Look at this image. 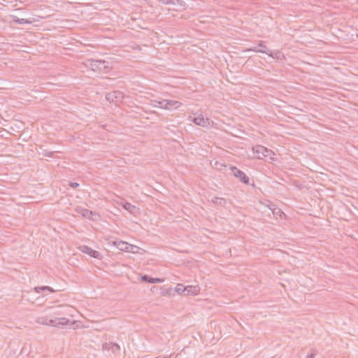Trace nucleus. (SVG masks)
Segmentation results:
<instances>
[{
    "instance_id": "f257e3e1",
    "label": "nucleus",
    "mask_w": 358,
    "mask_h": 358,
    "mask_svg": "<svg viewBox=\"0 0 358 358\" xmlns=\"http://www.w3.org/2000/svg\"><path fill=\"white\" fill-rule=\"evenodd\" d=\"M85 65L87 68L98 73H107L111 69L110 62L102 59H87Z\"/></svg>"
},
{
    "instance_id": "f03ea898",
    "label": "nucleus",
    "mask_w": 358,
    "mask_h": 358,
    "mask_svg": "<svg viewBox=\"0 0 358 358\" xmlns=\"http://www.w3.org/2000/svg\"><path fill=\"white\" fill-rule=\"evenodd\" d=\"M37 322L43 325H50L52 327H62L64 326L69 325V320L62 317L60 319L59 318H55V319H50L47 317H40L38 319Z\"/></svg>"
},
{
    "instance_id": "7ed1b4c3",
    "label": "nucleus",
    "mask_w": 358,
    "mask_h": 358,
    "mask_svg": "<svg viewBox=\"0 0 358 358\" xmlns=\"http://www.w3.org/2000/svg\"><path fill=\"white\" fill-rule=\"evenodd\" d=\"M253 151L256 154V157L259 159H263V157H271V155L273 154V152L271 150L260 145L254 147Z\"/></svg>"
},
{
    "instance_id": "20e7f679",
    "label": "nucleus",
    "mask_w": 358,
    "mask_h": 358,
    "mask_svg": "<svg viewBox=\"0 0 358 358\" xmlns=\"http://www.w3.org/2000/svg\"><path fill=\"white\" fill-rule=\"evenodd\" d=\"M231 170L233 173V175L237 178H239L240 181L243 183L248 185L250 182V178L246 174L242 171L241 170L238 169L236 166H232L231 168Z\"/></svg>"
},
{
    "instance_id": "39448f33",
    "label": "nucleus",
    "mask_w": 358,
    "mask_h": 358,
    "mask_svg": "<svg viewBox=\"0 0 358 358\" xmlns=\"http://www.w3.org/2000/svg\"><path fill=\"white\" fill-rule=\"evenodd\" d=\"M79 249L82 252L90 255L91 257L97 259H101L103 257L99 251L94 250L87 245H81L80 246Z\"/></svg>"
},
{
    "instance_id": "423d86ee",
    "label": "nucleus",
    "mask_w": 358,
    "mask_h": 358,
    "mask_svg": "<svg viewBox=\"0 0 358 358\" xmlns=\"http://www.w3.org/2000/svg\"><path fill=\"white\" fill-rule=\"evenodd\" d=\"M106 99L110 102H119L123 99L122 93L120 91H113L106 95Z\"/></svg>"
},
{
    "instance_id": "0eeeda50",
    "label": "nucleus",
    "mask_w": 358,
    "mask_h": 358,
    "mask_svg": "<svg viewBox=\"0 0 358 358\" xmlns=\"http://www.w3.org/2000/svg\"><path fill=\"white\" fill-rule=\"evenodd\" d=\"M192 121L195 124L203 127H208L210 124V119L208 117H204L202 114L194 117Z\"/></svg>"
},
{
    "instance_id": "6e6552de",
    "label": "nucleus",
    "mask_w": 358,
    "mask_h": 358,
    "mask_svg": "<svg viewBox=\"0 0 358 358\" xmlns=\"http://www.w3.org/2000/svg\"><path fill=\"white\" fill-rule=\"evenodd\" d=\"M77 212L80 213L83 217L90 220H95L94 217L97 216V214L95 212L86 208H80V210H78Z\"/></svg>"
},
{
    "instance_id": "1a4fd4ad",
    "label": "nucleus",
    "mask_w": 358,
    "mask_h": 358,
    "mask_svg": "<svg viewBox=\"0 0 358 358\" xmlns=\"http://www.w3.org/2000/svg\"><path fill=\"white\" fill-rule=\"evenodd\" d=\"M185 292V286H184L182 284L177 285V286L174 289H172L171 287V288L167 289V290H166V293L169 295H174L175 293H178V294L184 295Z\"/></svg>"
},
{
    "instance_id": "9d476101",
    "label": "nucleus",
    "mask_w": 358,
    "mask_h": 358,
    "mask_svg": "<svg viewBox=\"0 0 358 358\" xmlns=\"http://www.w3.org/2000/svg\"><path fill=\"white\" fill-rule=\"evenodd\" d=\"M182 103L178 101L167 100L165 99V103L163 106H160L161 108L170 110L171 108H178Z\"/></svg>"
},
{
    "instance_id": "9b49d317",
    "label": "nucleus",
    "mask_w": 358,
    "mask_h": 358,
    "mask_svg": "<svg viewBox=\"0 0 358 358\" xmlns=\"http://www.w3.org/2000/svg\"><path fill=\"white\" fill-rule=\"evenodd\" d=\"M121 206L124 210H127L128 212H129L131 214H132L134 215H136V213H138V208H136V206L132 205L131 203H130L127 201L122 202L121 203Z\"/></svg>"
},
{
    "instance_id": "f8f14e48",
    "label": "nucleus",
    "mask_w": 358,
    "mask_h": 358,
    "mask_svg": "<svg viewBox=\"0 0 358 358\" xmlns=\"http://www.w3.org/2000/svg\"><path fill=\"white\" fill-rule=\"evenodd\" d=\"M199 292V287L198 286H187L185 287V296L196 295Z\"/></svg>"
},
{
    "instance_id": "ddd939ff",
    "label": "nucleus",
    "mask_w": 358,
    "mask_h": 358,
    "mask_svg": "<svg viewBox=\"0 0 358 358\" xmlns=\"http://www.w3.org/2000/svg\"><path fill=\"white\" fill-rule=\"evenodd\" d=\"M34 290L36 293L38 294H40L45 291H48L50 293H53L55 292L54 289L49 286H37L34 288Z\"/></svg>"
},
{
    "instance_id": "4468645a",
    "label": "nucleus",
    "mask_w": 358,
    "mask_h": 358,
    "mask_svg": "<svg viewBox=\"0 0 358 358\" xmlns=\"http://www.w3.org/2000/svg\"><path fill=\"white\" fill-rule=\"evenodd\" d=\"M114 245L121 251L127 252V250H128L129 243L127 242L122 241H115L114 242Z\"/></svg>"
},
{
    "instance_id": "2eb2a0df",
    "label": "nucleus",
    "mask_w": 358,
    "mask_h": 358,
    "mask_svg": "<svg viewBox=\"0 0 358 358\" xmlns=\"http://www.w3.org/2000/svg\"><path fill=\"white\" fill-rule=\"evenodd\" d=\"M266 54L273 59H281L282 57H284L283 53L278 50L274 52L271 50H268V53Z\"/></svg>"
},
{
    "instance_id": "dca6fc26",
    "label": "nucleus",
    "mask_w": 358,
    "mask_h": 358,
    "mask_svg": "<svg viewBox=\"0 0 358 358\" xmlns=\"http://www.w3.org/2000/svg\"><path fill=\"white\" fill-rule=\"evenodd\" d=\"M13 21L17 24H31L33 22L32 20L24 18H19L16 16L13 17Z\"/></svg>"
},
{
    "instance_id": "f3484780",
    "label": "nucleus",
    "mask_w": 358,
    "mask_h": 358,
    "mask_svg": "<svg viewBox=\"0 0 358 358\" xmlns=\"http://www.w3.org/2000/svg\"><path fill=\"white\" fill-rule=\"evenodd\" d=\"M211 201L218 206H224L226 203V200L223 198L214 196L212 198Z\"/></svg>"
},
{
    "instance_id": "a211bd4d",
    "label": "nucleus",
    "mask_w": 358,
    "mask_h": 358,
    "mask_svg": "<svg viewBox=\"0 0 358 358\" xmlns=\"http://www.w3.org/2000/svg\"><path fill=\"white\" fill-rule=\"evenodd\" d=\"M141 280L144 282L152 284L153 278L148 275L144 274L141 275Z\"/></svg>"
},
{
    "instance_id": "6ab92c4d",
    "label": "nucleus",
    "mask_w": 358,
    "mask_h": 358,
    "mask_svg": "<svg viewBox=\"0 0 358 358\" xmlns=\"http://www.w3.org/2000/svg\"><path fill=\"white\" fill-rule=\"evenodd\" d=\"M127 250H127V252L136 254V253H138V250H140V248L136 245L129 244Z\"/></svg>"
},
{
    "instance_id": "aec40b11",
    "label": "nucleus",
    "mask_w": 358,
    "mask_h": 358,
    "mask_svg": "<svg viewBox=\"0 0 358 358\" xmlns=\"http://www.w3.org/2000/svg\"><path fill=\"white\" fill-rule=\"evenodd\" d=\"M245 51H252L255 52H261V53H268V50H265L264 49H260L258 47H252L248 48Z\"/></svg>"
},
{
    "instance_id": "412c9836",
    "label": "nucleus",
    "mask_w": 358,
    "mask_h": 358,
    "mask_svg": "<svg viewBox=\"0 0 358 358\" xmlns=\"http://www.w3.org/2000/svg\"><path fill=\"white\" fill-rule=\"evenodd\" d=\"M120 350V347L117 343L111 342V351L114 353H118Z\"/></svg>"
},
{
    "instance_id": "4be33fe9",
    "label": "nucleus",
    "mask_w": 358,
    "mask_h": 358,
    "mask_svg": "<svg viewBox=\"0 0 358 358\" xmlns=\"http://www.w3.org/2000/svg\"><path fill=\"white\" fill-rule=\"evenodd\" d=\"M165 103V99H163L162 101H157V100H154L152 101V106L154 107H159L160 106H163Z\"/></svg>"
},
{
    "instance_id": "5701e85b",
    "label": "nucleus",
    "mask_w": 358,
    "mask_h": 358,
    "mask_svg": "<svg viewBox=\"0 0 358 358\" xmlns=\"http://www.w3.org/2000/svg\"><path fill=\"white\" fill-rule=\"evenodd\" d=\"M54 153H55V151H49L48 150H43L42 154L43 156L52 157L53 156Z\"/></svg>"
},
{
    "instance_id": "b1692460",
    "label": "nucleus",
    "mask_w": 358,
    "mask_h": 358,
    "mask_svg": "<svg viewBox=\"0 0 358 358\" xmlns=\"http://www.w3.org/2000/svg\"><path fill=\"white\" fill-rule=\"evenodd\" d=\"M103 349L105 350H111V342L103 343Z\"/></svg>"
},
{
    "instance_id": "393cba45",
    "label": "nucleus",
    "mask_w": 358,
    "mask_h": 358,
    "mask_svg": "<svg viewBox=\"0 0 358 358\" xmlns=\"http://www.w3.org/2000/svg\"><path fill=\"white\" fill-rule=\"evenodd\" d=\"M264 41H260L258 43V47L260 48V49H264L265 50H269L267 47L264 45Z\"/></svg>"
},
{
    "instance_id": "a878e982",
    "label": "nucleus",
    "mask_w": 358,
    "mask_h": 358,
    "mask_svg": "<svg viewBox=\"0 0 358 358\" xmlns=\"http://www.w3.org/2000/svg\"><path fill=\"white\" fill-rule=\"evenodd\" d=\"M69 185L73 189H76L80 186V184L76 182H69Z\"/></svg>"
},
{
    "instance_id": "bb28decb",
    "label": "nucleus",
    "mask_w": 358,
    "mask_h": 358,
    "mask_svg": "<svg viewBox=\"0 0 358 358\" xmlns=\"http://www.w3.org/2000/svg\"><path fill=\"white\" fill-rule=\"evenodd\" d=\"M273 213L277 215H279L280 216H281L282 214L284 215V213L280 208H275L273 210Z\"/></svg>"
},
{
    "instance_id": "cd10ccee",
    "label": "nucleus",
    "mask_w": 358,
    "mask_h": 358,
    "mask_svg": "<svg viewBox=\"0 0 358 358\" xmlns=\"http://www.w3.org/2000/svg\"><path fill=\"white\" fill-rule=\"evenodd\" d=\"M164 281V279L159 278H153L152 284L154 283H161Z\"/></svg>"
},
{
    "instance_id": "c85d7f7f",
    "label": "nucleus",
    "mask_w": 358,
    "mask_h": 358,
    "mask_svg": "<svg viewBox=\"0 0 358 358\" xmlns=\"http://www.w3.org/2000/svg\"><path fill=\"white\" fill-rule=\"evenodd\" d=\"M173 1V5H180V6H182L184 2L182 1V0H172Z\"/></svg>"
},
{
    "instance_id": "c756f323",
    "label": "nucleus",
    "mask_w": 358,
    "mask_h": 358,
    "mask_svg": "<svg viewBox=\"0 0 358 358\" xmlns=\"http://www.w3.org/2000/svg\"><path fill=\"white\" fill-rule=\"evenodd\" d=\"M315 356H316V353L313 352V353H310V354L306 356V358H315Z\"/></svg>"
},
{
    "instance_id": "7c9ffc66",
    "label": "nucleus",
    "mask_w": 358,
    "mask_h": 358,
    "mask_svg": "<svg viewBox=\"0 0 358 358\" xmlns=\"http://www.w3.org/2000/svg\"><path fill=\"white\" fill-rule=\"evenodd\" d=\"M357 3H358V0H357Z\"/></svg>"
}]
</instances>
